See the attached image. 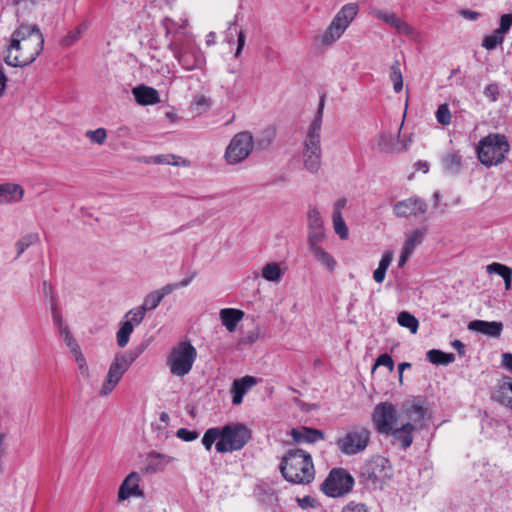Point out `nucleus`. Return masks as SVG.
<instances>
[{"label": "nucleus", "instance_id": "38", "mask_svg": "<svg viewBox=\"0 0 512 512\" xmlns=\"http://www.w3.org/2000/svg\"><path fill=\"white\" fill-rule=\"evenodd\" d=\"M443 167L449 174H457L461 169V156L457 153L447 154L442 159Z\"/></svg>", "mask_w": 512, "mask_h": 512}, {"label": "nucleus", "instance_id": "51", "mask_svg": "<svg viewBox=\"0 0 512 512\" xmlns=\"http://www.w3.org/2000/svg\"><path fill=\"white\" fill-rule=\"evenodd\" d=\"M86 137L93 143L98 145L104 144L107 134L104 128H98L96 130H88L86 132Z\"/></svg>", "mask_w": 512, "mask_h": 512}, {"label": "nucleus", "instance_id": "55", "mask_svg": "<svg viewBox=\"0 0 512 512\" xmlns=\"http://www.w3.org/2000/svg\"><path fill=\"white\" fill-rule=\"evenodd\" d=\"M341 512H369V510L363 503L350 501L342 508Z\"/></svg>", "mask_w": 512, "mask_h": 512}, {"label": "nucleus", "instance_id": "5", "mask_svg": "<svg viewBox=\"0 0 512 512\" xmlns=\"http://www.w3.org/2000/svg\"><path fill=\"white\" fill-rule=\"evenodd\" d=\"M509 151L510 145L507 137L499 133H490L483 137L476 148L480 163L486 167L503 163Z\"/></svg>", "mask_w": 512, "mask_h": 512}, {"label": "nucleus", "instance_id": "39", "mask_svg": "<svg viewBox=\"0 0 512 512\" xmlns=\"http://www.w3.org/2000/svg\"><path fill=\"white\" fill-rule=\"evenodd\" d=\"M326 234L324 227L316 229H308L307 244L309 251L321 247V243L325 240Z\"/></svg>", "mask_w": 512, "mask_h": 512}, {"label": "nucleus", "instance_id": "25", "mask_svg": "<svg viewBox=\"0 0 512 512\" xmlns=\"http://www.w3.org/2000/svg\"><path fill=\"white\" fill-rule=\"evenodd\" d=\"M132 93L140 105H153L160 101L158 91L152 87L140 85L133 88Z\"/></svg>", "mask_w": 512, "mask_h": 512}, {"label": "nucleus", "instance_id": "3", "mask_svg": "<svg viewBox=\"0 0 512 512\" xmlns=\"http://www.w3.org/2000/svg\"><path fill=\"white\" fill-rule=\"evenodd\" d=\"M283 477L294 484H308L315 476L311 455L301 449L289 450L280 464Z\"/></svg>", "mask_w": 512, "mask_h": 512}, {"label": "nucleus", "instance_id": "57", "mask_svg": "<svg viewBox=\"0 0 512 512\" xmlns=\"http://www.w3.org/2000/svg\"><path fill=\"white\" fill-rule=\"evenodd\" d=\"M375 366H385L392 371L394 369V361L389 354L384 353L378 356Z\"/></svg>", "mask_w": 512, "mask_h": 512}, {"label": "nucleus", "instance_id": "35", "mask_svg": "<svg viewBox=\"0 0 512 512\" xmlns=\"http://www.w3.org/2000/svg\"><path fill=\"white\" fill-rule=\"evenodd\" d=\"M261 275L266 281L279 282L282 278L283 272L279 263L270 262L263 266Z\"/></svg>", "mask_w": 512, "mask_h": 512}, {"label": "nucleus", "instance_id": "36", "mask_svg": "<svg viewBox=\"0 0 512 512\" xmlns=\"http://www.w3.org/2000/svg\"><path fill=\"white\" fill-rule=\"evenodd\" d=\"M162 26L165 29V37L169 38V41L175 36L179 38L189 37L188 35L181 32L179 23L171 18H164L162 20Z\"/></svg>", "mask_w": 512, "mask_h": 512}, {"label": "nucleus", "instance_id": "53", "mask_svg": "<svg viewBox=\"0 0 512 512\" xmlns=\"http://www.w3.org/2000/svg\"><path fill=\"white\" fill-rule=\"evenodd\" d=\"M512 27V13L503 14L499 20V27L496 29L504 37Z\"/></svg>", "mask_w": 512, "mask_h": 512}, {"label": "nucleus", "instance_id": "30", "mask_svg": "<svg viewBox=\"0 0 512 512\" xmlns=\"http://www.w3.org/2000/svg\"><path fill=\"white\" fill-rule=\"evenodd\" d=\"M486 272L488 274H497L500 277H502V280H504L505 284V290H510L512 287V268L498 263L493 262L486 266Z\"/></svg>", "mask_w": 512, "mask_h": 512}, {"label": "nucleus", "instance_id": "7", "mask_svg": "<svg viewBox=\"0 0 512 512\" xmlns=\"http://www.w3.org/2000/svg\"><path fill=\"white\" fill-rule=\"evenodd\" d=\"M371 440V430L362 425H354L347 428L342 435L337 437L335 445L346 456H354L363 453Z\"/></svg>", "mask_w": 512, "mask_h": 512}, {"label": "nucleus", "instance_id": "24", "mask_svg": "<svg viewBox=\"0 0 512 512\" xmlns=\"http://www.w3.org/2000/svg\"><path fill=\"white\" fill-rule=\"evenodd\" d=\"M24 195L23 188L14 183L0 185V204L19 202Z\"/></svg>", "mask_w": 512, "mask_h": 512}, {"label": "nucleus", "instance_id": "58", "mask_svg": "<svg viewBox=\"0 0 512 512\" xmlns=\"http://www.w3.org/2000/svg\"><path fill=\"white\" fill-rule=\"evenodd\" d=\"M235 32L237 34V48H236L234 56L239 57L242 53L244 46H245L246 36H245V33L243 30H240V31L235 30Z\"/></svg>", "mask_w": 512, "mask_h": 512}, {"label": "nucleus", "instance_id": "19", "mask_svg": "<svg viewBox=\"0 0 512 512\" xmlns=\"http://www.w3.org/2000/svg\"><path fill=\"white\" fill-rule=\"evenodd\" d=\"M414 425L410 422L399 428H393L388 435L392 436V443L399 445L403 450L409 448L413 443Z\"/></svg>", "mask_w": 512, "mask_h": 512}, {"label": "nucleus", "instance_id": "26", "mask_svg": "<svg viewBox=\"0 0 512 512\" xmlns=\"http://www.w3.org/2000/svg\"><path fill=\"white\" fill-rule=\"evenodd\" d=\"M402 409L407 418L414 425H420L425 417L426 410L418 401H409L403 404Z\"/></svg>", "mask_w": 512, "mask_h": 512}, {"label": "nucleus", "instance_id": "62", "mask_svg": "<svg viewBox=\"0 0 512 512\" xmlns=\"http://www.w3.org/2000/svg\"><path fill=\"white\" fill-rule=\"evenodd\" d=\"M175 159L174 155H157L153 157V162L157 164H169V165H175L177 164L175 161H172Z\"/></svg>", "mask_w": 512, "mask_h": 512}, {"label": "nucleus", "instance_id": "60", "mask_svg": "<svg viewBox=\"0 0 512 512\" xmlns=\"http://www.w3.org/2000/svg\"><path fill=\"white\" fill-rule=\"evenodd\" d=\"M80 35L81 30L80 28H77L76 31H72L65 36V38L63 39V44L66 46L74 44L80 38Z\"/></svg>", "mask_w": 512, "mask_h": 512}, {"label": "nucleus", "instance_id": "9", "mask_svg": "<svg viewBox=\"0 0 512 512\" xmlns=\"http://www.w3.org/2000/svg\"><path fill=\"white\" fill-rule=\"evenodd\" d=\"M196 357L195 347L189 342H181L171 350L167 360L171 373L180 377L188 374Z\"/></svg>", "mask_w": 512, "mask_h": 512}, {"label": "nucleus", "instance_id": "52", "mask_svg": "<svg viewBox=\"0 0 512 512\" xmlns=\"http://www.w3.org/2000/svg\"><path fill=\"white\" fill-rule=\"evenodd\" d=\"M436 119L442 125H449L451 122V112L447 104H441L436 111Z\"/></svg>", "mask_w": 512, "mask_h": 512}, {"label": "nucleus", "instance_id": "20", "mask_svg": "<svg viewBox=\"0 0 512 512\" xmlns=\"http://www.w3.org/2000/svg\"><path fill=\"white\" fill-rule=\"evenodd\" d=\"M493 399L512 409V378L505 376L498 382Z\"/></svg>", "mask_w": 512, "mask_h": 512}, {"label": "nucleus", "instance_id": "27", "mask_svg": "<svg viewBox=\"0 0 512 512\" xmlns=\"http://www.w3.org/2000/svg\"><path fill=\"white\" fill-rule=\"evenodd\" d=\"M376 16L401 34L410 35L412 33V28L395 13L379 11L376 13Z\"/></svg>", "mask_w": 512, "mask_h": 512}, {"label": "nucleus", "instance_id": "15", "mask_svg": "<svg viewBox=\"0 0 512 512\" xmlns=\"http://www.w3.org/2000/svg\"><path fill=\"white\" fill-rule=\"evenodd\" d=\"M142 476L137 471L130 472L121 482L117 498L119 502L130 498H145L144 488L141 485Z\"/></svg>", "mask_w": 512, "mask_h": 512}, {"label": "nucleus", "instance_id": "40", "mask_svg": "<svg viewBox=\"0 0 512 512\" xmlns=\"http://www.w3.org/2000/svg\"><path fill=\"white\" fill-rule=\"evenodd\" d=\"M51 316L52 322L54 326L57 328L58 333H61L64 330L69 329L63 320L62 314L58 308L56 299L54 298L53 295H51Z\"/></svg>", "mask_w": 512, "mask_h": 512}, {"label": "nucleus", "instance_id": "12", "mask_svg": "<svg viewBox=\"0 0 512 512\" xmlns=\"http://www.w3.org/2000/svg\"><path fill=\"white\" fill-rule=\"evenodd\" d=\"M137 356L138 354L130 356L123 353L116 354L100 389L101 396H107L114 390Z\"/></svg>", "mask_w": 512, "mask_h": 512}, {"label": "nucleus", "instance_id": "37", "mask_svg": "<svg viewBox=\"0 0 512 512\" xmlns=\"http://www.w3.org/2000/svg\"><path fill=\"white\" fill-rule=\"evenodd\" d=\"M39 241V235L37 233H29L22 236L15 243L16 257L19 258L31 245Z\"/></svg>", "mask_w": 512, "mask_h": 512}, {"label": "nucleus", "instance_id": "2", "mask_svg": "<svg viewBox=\"0 0 512 512\" xmlns=\"http://www.w3.org/2000/svg\"><path fill=\"white\" fill-rule=\"evenodd\" d=\"M324 103L325 95H322L320 97L317 113L307 130L303 144V166L305 170H307L311 174H317L322 164V150L320 140Z\"/></svg>", "mask_w": 512, "mask_h": 512}, {"label": "nucleus", "instance_id": "54", "mask_svg": "<svg viewBox=\"0 0 512 512\" xmlns=\"http://www.w3.org/2000/svg\"><path fill=\"white\" fill-rule=\"evenodd\" d=\"M176 436L186 442H191L199 437V433L195 430H189L187 428H180L176 432Z\"/></svg>", "mask_w": 512, "mask_h": 512}, {"label": "nucleus", "instance_id": "4", "mask_svg": "<svg viewBox=\"0 0 512 512\" xmlns=\"http://www.w3.org/2000/svg\"><path fill=\"white\" fill-rule=\"evenodd\" d=\"M171 51L179 65L186 71L201 69L205 65V57L192 37H174L168 42Z\"/></svg>", "mask_w": 512, "mask_h": 512}, {"label": "nucleus", "instance_id": "45", "mask_svg": "<svg viewBox=\"0 0 512 512\" xmlns=\"http://www.w3.org/2000/svg\"><path fill=\"white\" fill-rule=\"evenodd\" d=\"M390 80L393 83V88L396 93H399L403 89V78L400 69V63L395 61L390 70Z\"/></svg>", "mask_w": 512, "mask_h": 512}, {"label": "nucleus", "instance_id": "44", "mask_svg": "<svg viewBox=\"0 0 512 512\" xmlns=\"http://www.w3.org/2000/svg\"><path fill=\"white\" fill-rule=\"evenodd\" d=\"M145 314H146V311L144 310V308L141 306H137V307L129 310L124 315L123 321L129 322L133 326V328H135V326H138L143 321Z\"/></svg>", "mask_w": 512, "mask_h": 512}, {"label": "nucleus", "instance_id": "16", "mask_svg": "<svg viewBox=\"0 0 512 512\" xmlns=\"http://www.w3.org/2000/svg\"><path fill=\"white\" fill-rule=\"evenodd\" d=\"M427 211V203L418 197H410L397 202L393 207V212L397 217L406 218L424 214Z\"/></svg>", "mask_w": 512, "mask_h": 512}, {"label": "nucleus", "instance_id": "42", "mask_svg": "<svg viewBox=\"0 0 512 512\" xmlns=\"http://www.w3.org/2000/svg\"><path fill=\"white\" fill-rule=\"evenodd\" d=\"M133 330L134 328L129 322L122 321L120 323V328L116 333V340L119 347L123 348L128 344Z\"/></svg>", "mask_w": 512, "mask_h": 512}, {"label": "nucleus", "instance_id": "21", "mask_svg": "<svg viewBox=\"0 0 512 512\" xmlns=\"http://www.w3.org/2000/svg\"><path fill=\"white\" fill-rule=\"evenodd\" d=\"M468 329L491 337H499L502 332L503 325L501 322L496 321L488 322L484 320H474L468 324Z\"/></svg>", "mask_w": 512, "mask_h": 512}, {"label": "nucleus", "instance_id": "28", "mask_svg": "<svg viewBox=\"0 0 512 512\" xmlns=\"http://www.w3.org/2000/svg\"><path fill=\"white\" fill-rule=\"evenodd\" d=\"M378 146L384 152H400L407 149V145L400 144V130L397 136L386 133L381 134Z\"/></svg>", "mask_w": 512, "mask_h": 512}, {"label": "nucleus", "instance_id": "61", "mask_svg": "<svg viewBox=\"0 0 512 512\" xmlns=\"http://www.w3.org/2000/svg\"><path fill=\"white\" fill-rule=\"evenodd\" d=\"M347 200L345 198L338 199L333 206L332 217L342 216V210L346 207Z\"/></svg>", "mask_w": 512, "mask_h": 512}, {"label": "nucleus", "instance_id": "63", "mask_svg": "<svg viewBox=\"0 0 512 512\" xmlns=\"http://www.w3.org/2000/svg\"><path fill=\"white\" fill-rule=\"evenodd\" d=\"M194 274H192L191 276L181 280L180 282L178 283H170V284H167L166 287H172L171 289V293H173L175 290L179 289V288H183V287H186L188 286L191 281L193 280L194 278Z\"/></svg>", "mask_w": 512, "mask_h": 512}, {"label": "nucleus", "instance_id": "29", "mask_svg": "<svg viewBox=\"0 0 512 512\" xmlns=\"http://www.w3.org/2000/svg\"><path fill=\"white\" fill-rule=\"evenodd\" d=\"M171 289L172 287H166L165 285L162 288L149 293L146 295L140 306L143 307L146 312L156 309L163 298L171 294Z\"/></svg>", "mask_w": 512, "mask_h": 512}, {"label": "nucleus", "instance_id": "14", "mask_svg": "<svg viewBox=\"0 0 512 512\" xmlns=\"http://www.w3.org/2000/svg\"><path fill=\"white\" fill-rule=\"evenodd\" d=\"M397 410L390 402L377 404L372 413V422L375 430L382 435H388L397 423Z\"/></svg>", "mask_w": 512, "mask_h": 512}, {"label": "nucleus", "instance_id": "8", "mask_svg": "<svg viewBox=\"0 0 512 512\" xmlns=\"http://www.w3.org/2000/svg\"><path fill=\"white\" fill-rule=\"evenodd\" d=\"M222 437L216 442L218 453L241 450L251 439V431L243 423H230L221 427Z\"/></svg>", "mask_w": 512, "mask_h": 512}, {"label": "nucleus", "instance_id": "10", "mask_svg": "<svg viewBox=\"0 0 512 512\" xmlns=\"http://www.w3.org/2000/svg\"><path fill=\"white\" fill-rule=\"evenodd\" d=\"M358 13V5L348 3L344 5L333 18L332 22L322 35V43L329 45L337 41Z\"/></svg>", "mask_w": 512, "mask_h": 512}, {"label": "nucleus", "instance_id": "47", "mask_svg": "<svg viewBox=\"0 0 512 512\" xmlns=\"http://www.w3.org/2000/svg\"><path fill=\"white\" fill-rule=\"evenodd\" d=\"M308 229L323 228V220L316 207H310L307 213Z\"/></svg>", "mask_w": 512, "mask_h": 512}, {"label": "nucleus", "instance_id": "34", "mask_svg": "<svg viewBox=\"0 0 512 512\" xmlns=\"http://www.w3.org/2000/svg\"><path fill=\"white\" fill-rule=\"evenodd\" d=\"M427 359L430 363L435 365H448L455 360L452 353H445L441 350L432 349L427 352Z\"/></svg>", "mask_w": 512, "mask_h": 512}, {"label": "nucleus", "instance_id": "13", "mask_svg": "<svg viewBox=\"0 0 512 512\" xmlns=\"http://www.w3.org/2000/svg\"><path fill=\"white\" fill-rule=\"evenodd\" d=\"M254 148L253 136L248 131L233 136L225 151V160L230 165L243 162Z\"/></svg>", "mask_w": 512, "mask_h": 512}, {"label": "nucleus", "instance_id": "11", "mask_svg": "<svg viewBox=\"0 0 512 512\" xmlns=\"http://www.w3.org/2000/svg\"><path fill=\"white\" fill-rule=\"evenodd\" d=\"M354 486V478L344 468H333L321 485V491L329 497H342Z\"/></svg>", "mask_w": 512, "mask_h": 512}, {"label": "nucleus", "instance_id": "56", "mask_svg": "<svg viewBox=\"0 0 512 512\" xmlns=\"http://www.w3.org/2000/svg\"><path fill=\"white\" fill-rule=\"evenodd\" d=\"M484 95L489 98L492 102H496L499 97V88L495 83L488 84L484 88Z\"/></svg>", "mask_w": 512, "mask_h": 512}, {"label": "nucleus", "instance_id": "64", "mask_svg": "<svg viewBox=\"0 0 512 512\" xmlns=\"http://www.w3.org/2000/svg\"><path fill=\"white\" fill-rule=\"evenodd\" d=\"M411 255H412V253H410V252H408V251H406V250H404L402 248L401 249V253H400V257H399V260H398V267L399 268L404 267Z\"/></svg>", "mask_w": 512, "mask_h": 512}, {"label": "nucleus", "instance_id": "46", "mask_svg": "<svg viewBox=\"0 0 512 512\" xmlns=\"http://www.w3.org/2000/svg\"><path fill=\"white\" fill-rule=\"evenodd\" d=\"M505 37L498 32L496 29L490 34L483 38L482 46L486 50H494L497 46L504 42Z\"/></svg>", "mask_w": 512, "mask_h": 512}, {"label": "nucleus", "instance_id": "49", "mask_svg": "<svg viewBox=\"0 0 512 512\" xmlns=\"http://www.w3.org/2000/svg\"><path fill=\"white\" fill-rule=\"evenodd\" d=\"M333 228L335 233L345 240L349 236V230L342 216L332 217Z\"/></svg>", "mask_w": 512, "mask_h": 512}, {"label": "nucleus", "instance_id": "33", "mask_svg": "<svg viewBox=\"0 0 512 512\" xmlns=\"http://www.w3.org/2000/svg\"><path fill=\"white\" fill-rule=\"evenodd\" d=\"M393 260V252L385 251L382 255L377 269L373 272V279L376 283L381 284L385 280L386 271Z\"/></svg>", "mask_w": 512, "mask_h": 512}, {"label": "nucleus", "instance_id": "50", "mask_svg": "<svg viewBox=\"0 0 512 512\" xmlns=\"http://www.w3.org/2000/svg\"><path fill=\"white\" fill-rule=\"evenodd\" d=\"M73 357L77 364V367H78V370H79L81 376L85 379H89L91 376L90 370H89L86 358H85L84 354L82 353V351L78 352L77 354H74Z\"/></svg>", "mask_w": 512, "mask_h": 512}, {"label": "nucleus", "instance_id": "59", "mask_svg": "<svg viewBox=\"0 0 512 512\" xmlns=\"http://www.w3.org/2000/svg\"><path fill=\"white\" fill-rule=\"evenodd\" d=\"M501 367L512 374V353L505 352L501 355Z\"/></svg>", "mask_w": 512, "mask_h": 512}, {"label": "nucleus", "instance_id": "31", "mask_svg": "<svg viewBox=\"0 0 512 512\" xmlns=\"http://www.w3.org/2000/svg\"><path fill=\"white\" fill-rule=\"evenodd\" d=\"M310 252L313 255L314 259L319 264L324 266L330 273L334 272V270L337 266V261L322 246L318 247L316 249L310 250Z\"/></svg>", "mask_w": 512, "mask_h": 512}, {"label": "nucleus", "instance_id": "48", "mask_svg": "<svg viewBox=\"0 0 512 512\" xmlns=\"http://www.w3.org/2000/svg\"><path fill=\"white\" fill-rule=\"evenodd\" d=\"M59 335L65 342L66 346L69 348L72 355L77 354L78 352H81V348H80L78 342L73 337V335L69 329L64 330L63 332L59 333Z\"/></svg>", "mask_w": 512, "mask_h": 512}, {"label": "nucleus", "instance_id": "32", "mask_svg": "<svg viewBox=\"0 0 512 512\" xmlns=\"http://www.w3.org/2000/svg\"><path fill=\"white\" fill-rule=\"evenodd\" d=\"M426 233H427L426 228H419L412 232L407 233L406 239L404 241L402 248L413 254L415 248L423 242V240L426 236Z\"/></svg>", "mask_w": 512, "mask_h": 512}, {"label": "nucleus", "instance_id": "41", "mask_svg": "<svg viewBox=\"0 0 512 512\" xmlns=\"http://www.w3.org/2000/svg\"><path fill=\"white\" fill-rule=\"evenodd\" d=\"M398 323L400 326L409 329V331L415 334L419 327V322L412 314L409 312L403 311L400 312L397 317Z\"/></svg>", "mask_w": 512, "mask_h": 512}, {"label": "nucleus", "instance_id": "1", "mask_svg": "<svg viewBox=\"0 0 512 512\" xmlns=\"http://www.w3.org/2000/svg\"><path fill=\"white\" fill-rule=\"evenodd\" d=\"M44 38L36 25L21 24L12 34L5 62L13 67L31 64L40 55Z\"/></svg>", "mask_w": 512, "mask_h": 512}, {"label": "nucleus", "instance_id": "18", "mask_svg": "<svg viewBox=\"0 0 512 512\" xmlns=\"http://www.w3.org/2000/svg\"><path fill=\"white\" fill-rule=\"evenodd\" d=\"M256 384L257 379L249 375L235 379L230 390L233 405H240L243 402L244 395Z\"/></svg>", "mask_w": 512, "mask_h": 512}, {"label": "nucleus", "instance_id": "43", "mask_svg": "<svg viewBox=\"0 0 512 512\" xmlns=\"http://www.w3.org/2000/svg\"><path fill=\"white\" fill-rule=\"evenodd\" d=\"M222 437L221 434V427H213L209 428L205 431L203 438H202V444L205 447L206 450H210L212 445L217 441H219Z\"/></svg>", "mask_w": 512, "mask_h": 512}, {"label": "nucleus", "instance_id": "22", "mask_svg": "<svg viewBox=\"0 0 512 512\" xmlns=\"http://www.w3.org/2000/svg\"><path fill=\"white\" fill-rule=\"evenodd\" d=\"M291 435L297 443H316L324 439L323 431L305 426L292 429Z\"/></svg>", "mask_w": 512, "mask_h": 512}, {"label": "nucleus", "instance_id": "17", "mask_svg": "<svg viewBox=\"0 0 512 512\" xmlns=\"http://www.w3.org/2000/svg\"><path fill=\"white\" fill-rule=\"evenodd\" d=\"M174 460L175 458L170 455L150 452L145 458L144 472L146 474L162 472Z\"/></svg>", "mask_w": 512, "mask_h": 512}, {"label": "nucleus", "instance_id": "6", "mask_svg": "<svg viewBox=\"0 0 512 512\" xmlns=\"http://www.w3.org/2000/svg\"><path fill=\"white\" fill-rule=\"evenodd\" d=\"M360 477L366 486L381 490L392 479L393 466L387 458L380 455L373 456L363 464Z\"/></svg>", "mask_w": 512, "mask_h": 512}, {"label": "nucleus", "instance_id": "23", "mask_svg": "<svg viewBox=\"0 0 512 512\" xmlns=\"http://www.w3.org/2000/svg\"><path fill=\"white\" fill-rule=\"evenodd\" d=\"M244 311L236 308H223L219 312L222 325L229 331L234 332L237 324L243 319Z\"/></svg>", "mask_w": 512, "mask_h": 512}]
</instances>
